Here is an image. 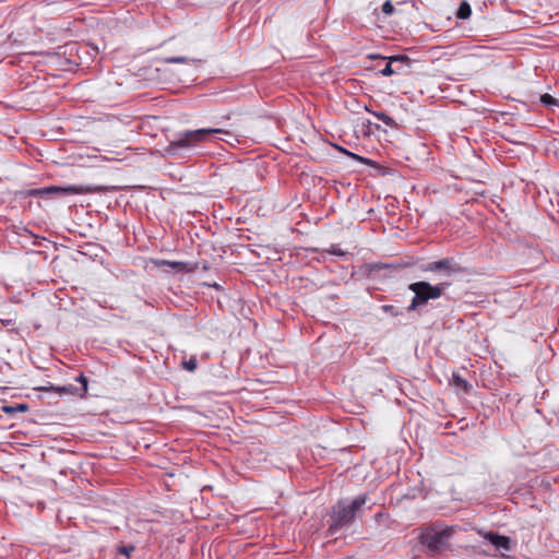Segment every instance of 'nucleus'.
<instances>
[{"mask_svg": "<svg viewBox=\"0 0 559 559\" xmlns=\"http://www.w3.org/2000/svg\"><path fill=\"white\" fill-rule=\"evenodd\" d=\"M216 134H229V132L221 128H202L182 131L177 134L175 140L168 143L165 147V153L168 156L182 157L202 143L211 141Z\"/></svg>", "mask_w": 559, "mask_h": 559, "instance_id": "nucleus-1", "label": "nucleus"}, {"mask_svg": "<svg viewBox=\"0 0 559 559\" xmlns=\"http://www.w3.org/2000/svg\"><path fill=\"white\" fill-rule=\"evenodd\" d=\"M368 495H361L348 501H338L333 507L332 520L333 524L330 526L331 531H335L338 527L353 523L356 514L359 512L361 507L368 501Z\"/></svg>", "mask_w": 559, "mask_h": 559, "instance_id": "nucleus-2", "label": "nucleus"}, {"mask_svg": "<svg viewBox=\"0 0 559 559\" xmlns=\"http://www.w3.org/2000/svg\"><path fill=\"white\" fill-rule=\"evenodd\" d=\"M449 284H438V285H431L428 282H415L412 283L408 288L412 290L415 295L412 299V302L408 307L409 310H415L421 305L427 304L431 299H437L442 295V292L445 287H448Z\"/></svg>", "mask_w": 559, "mask_h": 559, "instance_id": "nucleus-3", "label": "nucleus"}, {"mask_svg": "<svg viewBox=\"0 0 559 559\" xmlns=\"http://www.w3.org/2000/svg\"><path fill=\"white\" fill-rule=\"evenodd\" d=\"M453 534L452 527L437 530L436 527L426 528L420 540L431 552H439L449 546V540Z\"/></svg>", "mask_w": 559, "mask_h": 559, "instance_id": "nucleus-4", "label": "nucleus"}, {"mask_svg": "<svg viewBox=\"0 0 559 559\" xmlns=\"http://www.w3.org/2000/svg\"><path fill=\"white\" fill-rule=\"evenodd\" d=\"M86 191H87L86 189H84L83 187H79V186H69V187L50 186L47 188L33 189L29 191V195L31 197H41L45 194H58V195L82 194Z\"/></svg>", "mask_w": 559, "mask_h": 559, "instance_id": "nucleus-5", "label": "nucleus"}, {"mask_svg": "<svg viewBox=\"0 0 559 559\" xmlns=\"http://www.w3.org/2000/svg\"><path fill=\"white\" fill-rule=\"evenodd\" d=\"M425 271L437 272L444 271L447 274H460L464 272V267H462L459 263H456L451 258L441 259L439 261L429 262Z\"/></svg>", "mask_w": 559, "mask_h": 559, "instance_id": "nucleus-6", "label": "nucleus"}, {"mask_svg": "<svg viewBox=\"0 0 559 559\" xmlns=\"http://www.w3.org/2000/svg\"><path fill=\"white\" fill-rule=\"evenodd\" d=\"M484 537L496 547L497 550L500 551H510L511 550V539L507 536L499 535L493 532H488L484 535Z\"/></svg>", "mask_w": 559, "mask_h": 559, "instance_id": "nucleus-7", "label": "nucleus"}, {"mask_svg": "<svg viewBox=\"0 0 559 559\" xmlns=\"http://www.w3.org/2000/svg\"><path fill=\"white\" fill-rule=\"evenodd\" d=\"M37 390L39 391H53L60 395H63V394H70V395H78L80 396V390L78 386L73 385V384H68V385H62V386H59V385H53V384H50L48 386H39L37 388Z\"/></svg>", "mask_w": 559, "mask_h": 559, "instance_id": "nucleus-8", "label": "nucleus"}, {"mask_svg": "<svg viewBox=\"0 0 559 559\" xmlns=\"http://www.w3.org/2000/svg\"><path fill=\"white\" fill-rule=\"evenodd\" d=\"M452 381L456 388L465 392H468L471 389V384L457 373H453Z\"/></svg>", "mask_w": 559, "mask_h": 559, "instance_id": "nucleus-9", "label": "nucleus"}, {"mask_svg": "<svg viewBox=\"0 0 559 559\" xmlns=\"http://www.w3.org/2000/svg\"><path fill=\"white\" fill-rule=\"evenodd\" d=\"M472 14V9H471V5L466 2V1H463L460 7H459V10H457V13H456V16L461 20H465L467 17H469Z\"/></svg>", "mask_w": 559, "mask_h": 559, "instance_id": "nucleus-10", "label": "nucleus"}, {"mask_svg": "<svg viewBox=\"0 0 559 559\" xmlns=\"http://www.w3.org/2000/svg\"><path fill=\"white\" fill-rule=\"evenodd\" d=\"M379 120H381L384 124H386L388 127H395V121L393 120V118H391L390 116H388L385 112L383 111H380V112H374L373 114Z\"/></svg>", "mask_w": 559, "mask_h": 559, "instance_id": "nucleus-11", "label": "nucleus"}, {"mask_svg": "<svg viewBox=\"0 0 559 559\" xmlns=\"http://www.w3.org/2000/svg\"><path fill=\"white\" fill-rule=\"evenodd\" d=\"M76 381L81 383V386L79 388L80 390V397H84L87 393V379L84 374H80L78 378H76Z\"/></svg>", "mask_w": 559, "mask_h": 559, "instance_id": "nucleus-12", "label": "nucleus"}, {"mask_svg": "<svg viewBox=\"0 0 559 559\" xmlns=\"http://www.w3.org/2000/svg\"><path fill=\"white\" fill-rule=\"evenodd\" d=\"M540 103L545 106H555V105H558V100L556 98H554L551 95L549 94H544L540 96Z\"/></svg>", "mask_w": 559, "mask_h": 559, "instance_id": "nucleus-13", "label": "nucleus"}, {"mask_svg": "<svg viewBox=\"0 0 559 559\" xmlns=\"http://www.w3.org/2000/svg\"><path fill=\"white\" fill-rule=\"evenodd\" d=\"M388 59L391 61V63L408 64V62H409V58L405 55L392 56V57H389Z\"/></svg>", "mask_w": 559, "mask_h": 559, "instance_id": "nucleus-14", "label": "nucleus"}, {"mask_svg": "<svg viewBox=\"0 0 559 559\" xmlns=\"http://www.w3.org/2000/svg\"><path fill=\"white\" fill-rule=\"evenodd\" d=\"M392 64L393 63H391V61L389 60V63L380 71V73L383 76H390V75H393L394 73H397L399 70L393 69Z\"/></svg>", "mask_w": 559, "mask_h": 559, "instance_id": "nucleus-15", "label": "nucleus"}, {"mask_svg": "<svg viewBox=\"0 0 559 559\" xmlns=\"http://www.w3.org/2000/svg\"><path fill=\"white\" fill-rule=\"evenodd\" d=\"M183 368L188 371H194L197 369V359L191 357L189 360L182 362Z\"/></svg>", "mask_w": 559, "mask_h": 559, "instance_id": "nucleus-16", "label": "nucleus"}, {"mask_svg": "<svg viewBox=\"0 0 559 559\" xmlns=\"http://www.w3.org/2000/svg\"><path fill=\"white\" fill-rule=\"evenodd\" d=\"M394 7L392 4V2L390 0H386L383 4H382V12L386 15H391L393 12H394Z\"/></svg>", "mask_w": 559, "mask_h": 559, "instance_id": "nucleus-17", "label": "nucleus"}, {"mask_svg": "<svg viewBox=\"0 0 559 559\" xmlns=\"http://www.w3.org/2000/svg\"><path fill=\"white\" fill-rule=\"evenodd\" d=\"M14 409H15V413H16V412H19V413H25V412H27V411H28V405H27V404H24V403H22V404H16V405L14 406Z\"/></svg>", "mask_w": 559, "mask_h": 559, "instance_id": "nucleus-18", "label": "nucleus"}, {"mask_svg": "<svg viewBox=\"0 0 559 559\" xmlns=\"http://www.w3.org/2000/svg\"><path fill=\"white\" fill-rule=\"evenodd\" d=\"M167 62H175V63L188 62V58H186V57H174V58L167 59Z\"/></svg>", "mask_w": 559, "mask_h": 559, "instance_id": "nucleus-19", "label": "nucleus"}, {"mask_svg": "<svg viewBox=\"0 0 559 559\" xmlns=\"http://www.w3.org/2000/svg\"><path fill=\"white\" fill-rule=\"evenodd\" d=\"M344 152H345L346 154H348V155H349L352 158H354V159H358V160H360L361 163H365V164H367V163H368V159H366V158H364V157H360V156H358V155H356V154H354V153H349V152H347V151H344Z\"/></svg>", "mask_w": 559, "mask_h": 559, "instance_id": "nucleus-20", "label": "nucleus"}, {"mask_svg": "<svg viewBox=\"0 0 559 559\" xmlns=\"http://www.w3.org/2000/svg\"><path fill=\"white\" fill-rule=\"evenodd\" d=\"M134 550V547L133 546H130V547H127V546H123L119 549L120 552L124 554V555H129L131 551Z\"/></svg>", "mask_w": 559, "mask_h": 559, "instance_id": "nucleus-21", "label": "nucleus"}, {"mask_svg": "<svg viewBox=\"0 0 559 559\" xmlns=\"http://www.w3.org/2000/svg\"><path fill=\"white\" fill-rule=\"evenodd\" d=\"M3 412L7 414L15 413L14 406H4Z\"/></svg>", "mask_w": 559, "mask_h": 559, "instance_id": "nucleus-22", "label": "nucleus"}, {"mask_svg": "<svg viewBox=\"0 0 559 559\" xmlns=\"http://www.w3.org/2000/svg\"><path fill=\"white\" fill-rule=\"evenodd\" d=\"M332 254H335V255H343L344 252L340 249H336L335 247L332 248V250L330 251Z\"/></svg>", "mask_w": 559, "mask_h": 559, "instance_id": "nucleus-23", "label": "nucleus"}, {"mask_svg": "<svg viewBox=\"0 0 559 559\" xmlns=\"http://www.w3.org/2000/svg\"><path fill=\"white\" fill-rule=\"evenodd\" d=\"M369 58L374 59V58H378V56L377 55H370Z\"/></svg>", "mask_w": 559, "mask_h": 559, "instance_id": "nucleus-24", "label": "nucleus"}]
</instances>
